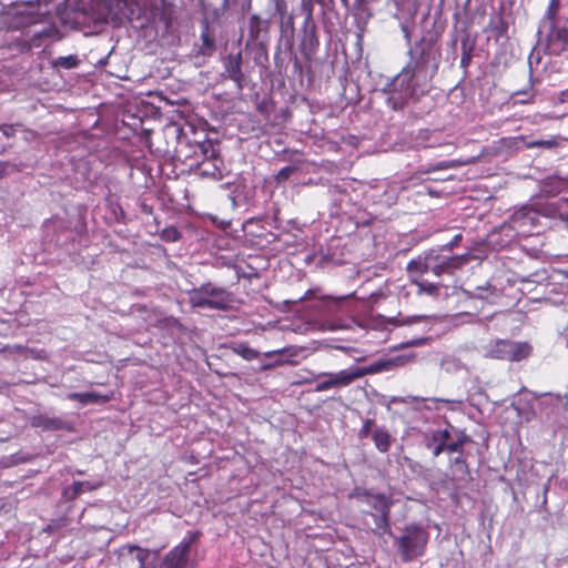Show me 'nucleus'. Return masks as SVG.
Segmentation results:
<instances>
[{
  "instance_id": "5",
  "label": "nucleus",
  "mask_w": 568,
  "mask_h": 568,
  "mask_svg": "<svg viewBox=\"0 0 568 568\" xmlns=\"http://www.w3.org/2000/svg\"><path fill=\"white\" fill-rule=\"evenodd\" d=\"M189 302L193 307L226 310L233 302V297L222 287L204 284L189 292Z\"/></svg>"
},
{
  "instance_id": "36",
  "label": "nucleus",
  "mask_w": 568,
  "mask_h": 568,
  "mask_svg": "<svg viewBox=\"0 0 568 568\" xmlns=\"http://www.w3.org/2000/svg\"><path fill=\"white\" fill-rule=\"evenodd\" d=\"M239 353L242 355L243 358L251 361L257 357L258 353L248 347V346H240Z\"/></svg>"
},
{
  "instance_id": "4",
  "label": "nucleus",
  "mask_w": 568,
  "mask_h": 568,
  "mask_svg": "<svg viewBox=\"0 0 568 568\" xmlns=\"http://www.w3.org/2000/svg\"><path fill=\"white\" fill-rule=\"evenodd\" d=\"M403 357H394L388 359H379L366 366H351L337 373H332L336 387L348 386L358 378L366 375H373L381 372H388L403 365Z\"/></svg>"
},
{
  "instance_id": "42",
  "label": "nucleus",
  "mask_w": 568,
  "mask_h": 568,
  "mask_svg": "<svg viewBox=\"0 0 568 568\" xmlns=\"http://www.w3.org/2000/svg\"><path fill=\"white\" fill-rule=\"evenodd\" d=\"M425 341H426V338L413 339V341L405 343V346L412 347V346L423 345L425 343Z\"/></svg>"
},
{
  "instance_id": "17",
  "label": "nucleus",
  "mask_w": 568,
  "mask_h": 568,
  "mask_svg": "<svg viewBox=\"0 0 568 568\" xmlns=\"http://www.w3.org/2000/svg\"><path fill=\"white\" fill-rule=\"evenodd\" d=\"M99 10V18L108 20L109 17L116 13L120 8L119 0H94Z\"/></svg>"
},
{
  "instance_id": "3",
  "label": "nucleus",
  "mask_w": 568,
  "mask_h": 568,
  "mask_svg": "<svg viewBox=\"0 0 568 568\" xmlns=\"http://www.w3.org/2000/svg\"><path fill=\"white\" fill-rule=\"evenodd\" d=\"M466 261L467 258L464 255H444L430 252L424 258L410 261L407 265V271L410 274L415 272L419 274L432 273L435 276H440L452 273L464 265Z\"/></svg>"
},
{
  "instance_id": "30",
  "label": "nucleus",
  "mask_w": 568,
  "mask_h": 568,
  "mask_svg": "<svg viewBox=\"0 0 568 568\" xmlns=\"http://www.w3.org/2000/svg\"><path fill=\"white\" fill-rule=\"evenodd\" d=\"M562 182L559 179H551L545 184L542 191L547 194H557L560 191Z\"/></svg>"
},
{
  "instance_id": "47",
  "label": "nucleus",
  "mask_w": 568,
  "mask_h": 568,
  "mask_svg": "<svg viewBox=\"0 0 568 568\" xmlns=\"http://www.w3.org/2000/svg\"><path fill=\"white\" fill-rule=\"evenodd\" d=\"M565 397H566V404H568V392L566 393Z\"/></svg>"
},
{
  "instance_id": "2",
  "label": "nucleus",
  "mask_w": 568,
  "mask_h": 568,
  "mask_svg": "<svg viewBox=\"0 0 568 568\" xmlns=\"http://www.w3.org/2000/svg\"><path fill=\"white\" fill-rule=\"evenodd\" d=\"M429 540V534L420 525H407L400 536L395 538V546L405 562L413 561L425 554L426 546Z\"/></svg>"
},
{
  "instance_id": "1",
  "label": "nucleus",
  "mask_w": 568,
  "mask_h": 568,
  "mask_svg": "<svg viewBox=\"0 0 568 568\" xmlns=\"http://www.w3.org/2000/svg\"><path fill=\"white\" fill-rule=\"evenodd\" d=\"M436 69L435 64L429 65L428 57L423 53L418 58L412 59L407 68L390 83V99L395 101V104H403L423 95L428 90Z\"/></svg>"
},
{
  "instance_id": "45",
  "label": "nucleus",
  "mask_w": 568,
  "mask_h": 568,
  "mask_svg": "<svg viewBox=\"0 0 568 568\" xmlns=\"http://www.w3.org/2000/svg\"><path fill=\"white\" fill-rule=\"evenodd\" d=\"M260 21L258 17L257 16H252L251 17V29L253 28V24L254 23H257Z\"/></svg>"
},
{
  "instance_id": "37",
  "label": "nucleus",
  "mask_w": 568,
  "mask_h": 568,
  "mask_svg": "<svg viewBox=\"0 0 568 568\" xmlns=\"http://www.w3.org/2000/svg\"><path fill=\"white\" fill-rule=\"evenodd\" d=\"M276 13L283 19L287 12V4L285 0H273Z\"/></svg>"
},
{
  "instance_id": "16",
  "label": "nucleus",
  "mask_w": 568,
  "mask_h": 568,
  "mask_svg": "<svg viewBox=\"0 0 568 568\" xmlns=\"http://www.w3.org/2000/svg\"><path fill=\"white\" fill-rule=\"evenodd\" d=\"M373 442L381 453H387L392 445V436L384 427H377L373 432Z\"/></svg>"
},
{
  "instance_id": "28",
  "label": "nucleus",
  "mask_w": 568,
  "mask_h": 568,
  "mask_svg": "<svg viewBox=\"0 0 568 568\" xmlns=\"http://www.w3.org/2000/svg\"><path fill=\"white\" fill-rule=\"evenodd\" d=\"M425 318H426L425 315H414V316H405L402 318L394 317L390 320V322L394 323L395 325L400 326V325H412V324L420 322Z\"/></svg>"
},
{
  "instance_id": "23",
  "label": "nucleus",
  "mask_w": 568,
  "mask_h": 568,
  "mask_svg": "<svg viewBox=\"0 0 568 568\" xmlns=\"http://www.w3.org/2000/svg\"><path fill=\"white\" fill-rule=\"evenodd\" d=\"M38 1V10H39V13L37 14V17H32L30 22L31 23H38V22H41L42 20H48L49 21V18H50V3L52 0H37Z\"/></svg>"
},
{
  "instance_id": "49",
  "label": "nucleus",
  "mask_w": 568,
  "mask_h": 568,
  "mask_svg": "<svg viewBox=\"0 0 568 568\" xmlns=\"http://www.w3.org/2000/svg\"><path fill=\"white\" fill-rule=\"evenodd\" d=\"M567 347H568V339H567Z\"/></svg>"
},
{
  "instance_id": "38",
  "label": "nucleus",
  "mask_w": 568,
  "mask_h": 568,
  "mask_svg": "<svg viewBox=\"0 0 568 568\" xmlns=\"http://www.w3.org/2000/svg\"><path fill=\"white\" fill-rule=\"evenodd\" d=\"M556 37L564 44H568V28H561L551 32L550 38Z\"/></svg>"
},
{
  "instance_id": "48",
  "label": "nucleus",
  "mask_w": 568,
  "mask_h": 568,
  "mask_svg": "<svg viewBox=\"0 0 568 568\" xmlns=\"http://www.w3.org/2000/svg\"><path fill=\"white\" fill-rule=\"evenodd\" d=\"M562 2H564L565 4H568V0H562Z\"/></svg>"
},
{
  "instance_id": "25",
  "label": "nucleus",
  "mask_w": 568,
  "mask_h": 568,
  "mask_svg": "<svg viewBox=\"0 0 568 568\" xmlns=\"http://www.w3.org/2000/svg\"><path fill=\"white\" fill-rule=\"evenodd\" d=\"M79 64V59L77 55H67V57H59L55 60H53V65L58 68L63 69H73L77 68Z\"/></svg>"
},
{
  "instance_id": "21",
  "label": "nucleus",
  "mask_w": 568,
  "mask_h": 568,
  "mask_svg": "<svg viewBox=\"0 0 568 568\" xmlns=\"http://www.w3.org/2000/svg\"><path fill=\"white\" fill-rule=\"evenodd\" d=\"M101 486L102 481H74L71 488V497L74 498L84 491L95 490Z\"/></svg>"
},
{
  "instance_id": "35",
  "label": "nucleus",
  "mask_w": 568,
  "mask_h": 568,
  "mask_svg": "<svg viewBox=\"0 0 568 568\" xmlns=\"http://www.w3.org/2000/svg\"><path fill=\"white\" fill-rule=\"evenodd\" d=\"M513 95L514 97H524V98L516 100V102H518V103H530L534 99V93L530 89L517 91Z\"/></svg>"
},
{
  "instance_id": "44",
  "label": "nucleus",
  "mask_w": 568,
  "mask_h": 568,
  "mask_svg": "<svg viewBox=\"0 0 568 568\" xmlns=\"http://www.w3.org/2000/svg\"><path fill=\"white\" fill-rule=\"evenodd\" d=\"M2 131L4 135L9 136L12 133L13 128L6 125Z\"/></svg>"
},
{
  "instance_id": "8",
  "label": "nucleus",
  "mask_w": 568,
  "mask_h": 568,
  "mask_svg": "<svg viewBox=\"0 0 568 568\" xmlns=\"http://www.w3.org/2000/svg\"><path fill=\"white\" fill-rule=\"evenodd\" d=\"M539 216L540 213L537 209L526 205L511 214L506 227L514 231L517 236H528L538 225Z\"/></svg>"
},
{
  "instance_id": "29",
  "label": "nucleus",
  "mask_w": 568,
  "mask_h": 568,
  "mask_svg": "<svg viewBox=\"0 0 568 568\" xmlns=\"http://www.w3.org/2000/svg\"><path fill=\"white\" fill-rule=\"evenodd\" d=\"M296 171V168L293 166V165H287V166H284L282 168L278 173L276 174L275 176V180L277 183H283L285 182L287 179H290V176Z\"/></svg>"
},
{
  "instance_id": "43",
  "label": "nucleus",
  "mask_w": 568,
  "mask_h": 568,
  "mask_svg": "<svg viewBox=\"0 0 568 568\" xmlns=\"http://www.w3.org/2000/svg\"><path fill=\"white\" fill-rule=\"evenodd\" d=\"M285 352H286V349H285V348H283V349H277V351H272V352H267V353H265V357H271V356H273V355H275V354H283V353H285Z\"/></svg>"
},
{
  "instance_id": "34",
  "label": "nucleus",
  "mask_w": 568,
  "mask_h": 568,
  "mask_svg": "<svg viewBox=\"0 0 568 568\" xmlns=\"http://www.w3.org/2000/svg\"><path fill=\"white\" fill-rule=\"evenodd\" d=\"M561 6H565L562 0H550L546 17L549 18L550 20H554L557 11Z\"/></svg>"
},
{
  "instance_id": "26",
  "label": "nucleus",
  "mask_w": 568,
  "mask_h": 568,
  "mask_svg": "<svg viewBox=\"0 0 568 568\" xmlns=\"http://www.w3.org/2000/svg\"><path fill=\"white\" fill-rule=\"evenodd\" d=\"M321 375L325 376L326 378L317 383L315 386L316 392H325L336 387L332 373H322Z\"/></svg>"
},
{
  "instance_id": "19",
  "label": "nucleus",
  "mask_w": 568,
  "mask_h": 568,
  "mask_svg": "<svg viewBox=\"0 0 568 568\" xmlns=\"http://www.w3.org/2000/svg\"><path fill=\"white\" fill-rule=\"evenodd\" d=\"M69 399L78 400L82 405H88L90 403H99L106 402L108 397L101 396L98 393L89 392V393H70L68 395Z\"/></svg>"
},
{
  "instance_id": "31",
  "label": "nucleus",
  "mask_w": 568,
  "mask_h": 568,
  "mask_svg": "<svg viewBox=\"0 0 568 568\" xmlns=\"http://www.w3.org/2000/svg\"><path fill=\"white\" fill-rule=\"evenodd\" d=\"M429 132L427 130L419 131L415 145L418 148H432L434 144L428 141Z\"/></svg>"
},
{
  "instance_id": "24",
  "label": "nucleus",
  "mask_w": 568,
  "mask_h": 568,
  "mask_svg": "<svg viewBox=\"0 0 568 568\" xmlns=\"http://www.w3.org/2000/svg\"><path fill=\"white\" fill-rule=\"evenodd\" d=\"M468 294L473 298L488 300L489 297L495 296V288L487 283L484 286L475 287L473 291H469Z\"/></svg>"
},
{
  "instance_id": "20",
  "label": "nucleus",
  "mask_w": 568,
  "mask_h": 568,
  "mask_svg": "<svg viewBox=\"0 0 568 568\" xmlns=\"http://www.w3.org/2000/svg\"><path fill=\"white\" fill-rule=\"evenodd\" d=\"M202 48L200 49V53L203 55H211L214 52L215 43L214 40L210 37L209 33V24L204 23L203 30L201 32Z\"/></svg>"
},
{
  "instance_id": "9",
  "label": "nucleus",
  "mask_w": 568,
  "mask_h": 568,
  "mask_svg": "<svg viewBox=\"0 0 568 568\" xmlns=\"http://www.w3.org/2000/svg\"><path fill=\"white\" fill-rule=\"evenodd\" d=\"M199 536L197 531H187L181 542L165 555L160 568H187L191 547Z\"/></svg>"
},
{
  "instance_id": "6",
  "label": "nucleus",
  "mask_w": 568,
  "mask_h": 568,
  "mask_svg": "<svg viewBox=\"0 0 568 568\" xmlns=\"http://www.w3.org/2000/svg\"><path fill=\"white\" fill-rule=\"evenodd\" d=\"M531 351L532 347L527 342L497 339L485 346L484 355L494 359L519 362L527 358Z\"/></svg>"
},
{
  "instance_id": "22",
  "label": "nucleus",
  "mask_w": 568,
  "mask_h": 568,
  "mask_svg": "<svg viewBox=\"0 0 568 568\" xmlns=\"http://www.w3.org/2000/svg\"><path fill=\"white\" fill-rule=\"evenodd\" d=\"M560 138H550V139H540V140H530L526 142V146L528 149L542 148V149H555L560 145Z\"/></svg>"
},
{
  "instance_id": "18",
  "label": "nucleus",
  "mask_w": 568,
  "mask_h": 568,
  "mask_svg": "<svg viewBox=\"0 0 568 568\" xmlns=\"http://www.w3.org/2000/svg\"><path fill=\"white\" fill-rule=\"evenodd\" d=\"M450 468L455 479L464 480L469 475V469L463 454L450 460Z\"/></svg>"
},
{
  "instance_id": "39",
  "label": "nucleus",
  "mask_w": 568,
  "mask_h": 568,
  "mask_svg": "<svg viewBox=\"0 0 568 568\" xmlns=\"http://www.w3.org/2000/svg\"><path fill=\"white\" fill-rule=\"evenodd\" d=\"M373 425H374V422L372 419H366L364 422L363 427L359 430V434H358L359 437L366 438L371 434Z\"/></svg>"
},
{
  "instance_id": "46",
  "label": "nucleus",
  "mask_w": 568,
  "mask_h": 568,
  "mask_svg": "<svg viewBox=\"0 0 568 568\" xmlns=\"http://www.w3.org/2000/svg\"><path fill=\"white\" fill-rule=\"evenodd\" d=\"M313 292L312 291H307L305 293V295L303 297H301V301H306V300H310L311 296H312Z\"/></svg>"
},
{
  "instance_id": "13",
  "label": "nucleus",
  "mask_w": 568,
  "mask_h": 568,
  "mask_svg": "<svg viewBox=\"0 0 568 568\" xmlns=\"http://www.w3.org/2000/svg\"><path fill=\"white\" fill-rule=\"evenodd\" d=\"M120 555L130 557L132 561H136L139 568H144L145 560L150 557V551L133 545H125L121 547Z\"/></svg>"
},
{
  "instance_id": "33",
  "label": "nucleus",
  "mask_w": 568,
  "mask_h": 568,
  "mask_svg": "<svg viewBox=\"0 0 568 568\" xmlns=\"http://www.w3.org/2000/svg\"><path fill=\"white\" fill-rule=\"evenodd\" d=\"M55 31L57 30L53 28L51 21H49L48 26L33 32V38H51Z\"/></svg>"
},
{
  "instance_id": "11",
  "label": "nucleus",
  "mask_w": 568,
  "mask_h": 568,
  "mask_svg": "<svg viewBox=\"0 0 568 568\" xmlns=\"http://www.w3.org/2000/svg\"><path fill=\"white\" fill-rule=\"evenodd\" d=\"M224 70L232 81L237 84V88H242L243 72H242V54H230L224 60Z\"/></svg>"
},
{
  "instance_id": "7",
  "label": "nucleus",
  "mask_w": 568,
  "mask_h": 568,
  "mask_svg": "<svg viewBox=\"0 0 568 568\" xmlns=\"http://www.w3.org/2000/svg\"><path fill=\"white\" fill-rule=\"evenodd\" d=\"M365 503L375 510L371 516L374 519L373 530L377 534L390 532L389 527V509L392 501L383 494H369L364 495Z\"/></svg>"
},
{
  "instance_id": "32",
  "label": "nucleus",
  "mask_w": 568,
  "mask_h": 568,
  "mask_svg": "<svg viewBox=\"0 0 568 568\" xmlns=\"http://www.w3.org/2000/svg\"><path fill=\"white\" fill-rule=\"evenodd\" d=\"M462 50L463 54L460 59V64L462 67L466 68L471 61V47H468L467 42L463 41Z\"/></svg>"
},
{
  "instance_id": "40",
  "label": "nucleus",
  "mask_w": 568,
  "mask_h": 568,
  "mask_svg": "<svg viewBox=\"0 0 568 568\" xmlns=\"http://www.w3.org/2000/svg\"><path fill=\"white\" fill-rule=\"evenodd\" d=\"M164 234L165 239L170 241H178L180 239V233L175 229L165 230Z\"/></svg>"
},
{
  "instance_id": "10",
  "label": "nucleus",
  "mask_w": 568,
  "mask_h": 568,
  "mask_svg": "<svg viewBox=\"0 0 568 568\" xmlns=\"http://www.w3.org/2000/svg\"><path fill=\"white\" fill-rule=\"evenodd\" d=\"M446 439H450V432L445 428L432 429L424 435V443L428 449H432L433 456L437 457L445 452Z\"/></svg>"
},
{
  "instance_id": "12",
  "label": "nucleus",
  "mask_w": 568,
  "mask_h": 568,
  "mask_svg": "<svg viewBox=\"0 0 568 568\" xmlns=\"http://www.w3.org/2000/svg\"><path fill=\"white\" fill-rule=\"evenodd\" d=\"M201 149L203 151V154H204L205 159L213 161L212 162V166H213L212 170L206 169L205 166H203L201 169V174L202 175H206V176H211L214 180H221L223 178V174H222L217 163H221L222 161L217 159L216 150L213 148V145L211 143H209L207 145H202ZM203 165H205V163Z\"/></svg>"
},
{
  "instance_id": "15",
  "label": "nucleus",
  "mask_w": 568,
  "mask_h": 568,
  "mask_svg": "<svg viewBox=\"0 0 568 568\" xmlns=\"http://www.w3.org/2000/svg\"><path fill=\"white\" fill-rule=\"evenodd\" d=\"M455 437L450 433V439H446L445 452L463 454V446L470 442V437L463 432L456 430Z\"/></svg>"
},
{
  "instance_id": "14",
  "label": "nucleus",
  "mask_w": 568,
  "mask_h": 568,
  "mask_svg": "<svg viewBox=\"0 0 568 568\" xmlns=\"http://www.w3.org/2000/svg\"><path fill=\"white\" fill-rule=\"evenodd\" d=\"M31 425L42 430H59L65 428V422L47 415L34 416L31 420Z\"/></svg>"
},
{
  "instance_id": "41",
  "label": "nucleus",
  "mask_w": 568,
  "mask_h": 568,
  "mask_svg": "<svg viewBox=\"0 0 568 568\" xmlns=\"http://www.w3.org/2000/svg\"><path fill=\"white\" fill-rule=\"evenodd\" d=\"M462 240V234H456L452 242H449L443 251H452L455 245L458 244V242Z\"/></svg>"
},
{
  "instance_id": "27",
  "label": "nucleus",
  "mask_w": 568,
  "mask_h": 568,
  "mask_svg": "<svg viewBox=\"0 0 568 568\" xmlns=\"http://www.w3.org/2000/svg\"><path fill=\"white\" fill-rule=\"evenodd\" d=\"M416 285L418 286V293H426L428 295H434L438 291V286L434 283H430L428 281H414Z\"/></svg>"
}]
</instances>
